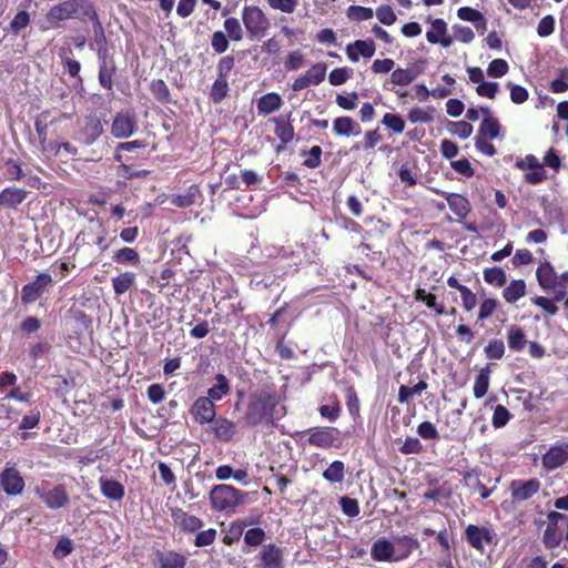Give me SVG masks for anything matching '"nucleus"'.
<instances>
[{"mask_svg":"<svg viewBox=\"0 0 568 568\" xmlns=\"http://www.w3.org/2000/svg\"><path fill=\"white\" fill-rule=\"evenodd\" d=\"M278 397L267 390L254 393L250 396L245 420L248 425L270 422L274 417V409L278 405Z\"/></svg>","mask_w":568,"mask_h":568,"instance_id":"f257e3e1","label":"nucleus"},{"mask_svg":"<svg viewBox=\"0 0 568 568\" xmlns=\"http://www.w3.org/2000/svg\"><path fill=\"white\" fill-rule=\"evenodd\" d=\"M246 494L226 484L215 485L209 499L214 511L234 514L236 508L244 504Z\"/></svg>","mask_w":568,"mask_h":568,"instance_id":"f03ea898","label":"nucleus"},{"mask_svg":"<svg viewBox=\"0 0 568 568\" xmlns=\"http://www.w3.org/2000/svg\"><path fill=\"white\" fill-rule=\"evenodd\" d=\"M242 21L253 39H262L270 29V20L257 6L244 7L242 10Z\"/></svg>","mask_w":568,"mask_h":568,"instance_id":"7ed1b4c3","label":"nucleus"},{"mask_svg":"<svg viewBox=\"0 0 568 568\" xmlns=\"http://www.w3.org/2000/svg\"><path fill=\"white\" fill-rule=\"evenodd\" d=\"M34 491L50 509L62 508L69 503V495L63 485L51 486L48 483H43Z\"/></svg>","mask_w":568,"mask_h":568,"instance_id":"20e7f679","label":"nucleus"},{"mask_svg":"<svg viewBox=\"0 0 568 568\" xmlns=\"http://www.w3.org/2000/svg\"><path fill=\"white\" fill-rule=\"evenodd\" d=\"M307 443L320 448L339 446V432L336 428L316 427L308 432Z\"/></svg>","mask_w":568,"mask_h":568,"instance_id":"39448f33","label":"nucleus"},{"mask_svg":"<svg viewBox=\"0 0 568 568\" xmlns=\"http://www.w3.org/2000/svg\"><path fill=\"white\" fill-rule=\"evenodd\" d=\"M53 283V278L51 275L47 273H41L37 276V278L24 285L21 290V300L23 303H33L36 302Z\"/></svg>","mask_w":568,"mask_h":568,"instance_id":"423d86ee","label":"nucleus"},{"mask_svg":"<svg viewBox=\"0 0 568 568\" xmlns=\"http://www.w3.org/2000/svg\"><path fill=\"white\" fill-rule=\"evenodd\" d=\"M3 490L8 495H19L24 488V480L14 466H7L0 476Z\"/></svg>","mask_w":568,"mask_h":568,"instance_id":"0eeeda50","label":"nucleus"},{"mask_svg":"<svg viewBox=\"0 0 568 568\" xmlns=\"http://www.w3.org/2000/svg\"><path fill=\"white\" fill-rule=\"evenodd\" d=\"M467 542L477 550H483L487 544H493L495 535L486 527L468 525L465 530Z\"/></svg>","mask_w":568,"mask_h":568,"instance_id":"6e6552de","label":"nucleus"},{"mask_svg":"<svg viewBox=\"0 0 568 568\" xmlns=\"http://www.w3.org/2000/svg\"><path fill=\"white\" fill-rule=\"evenodd\" d=\"M376 51L375 42L371 39L356 40L348 43L345 48V53L349 61L356 63L361 58L371 59Z\"/></svg>","mask_w":568,"mask_h":568,"instance_id":"1a4fd4ad","label":"nucleus"},{"mask_svg":"<svg viewBox=\"0 0 568 568\" xmlns=\"http://www.w3.org/2000/svg\"><path fill=\"white\" fill-rule=\"evenodd\" d=\"M540 489V481L536 478L528 480H514L510 485L511 497L515 501L531 498Z\"/></svg>","mask_w":568,"mask_h":568,"instance_id":"9d476101","label":"nucleus"},{"mask_svg":"<svg viewBox=\"0 0 568 568\" xmlns=\"http://www.w3.org/2000/svg\"><path fill=\"white\" fill-rule=\"evenodd\" d=\"M191 414L200 424H207L214 420L215 406L211 398L199 397L191 407Z\"/></svg>","mask_w":568,"mask_h":568,"instance_id":"9b49d317","label":"nucleus"},{"mask_svg":"<svg viewBox=\"0 0 568 568\" xmlns=\"http://www.w3.org/2000/svg\"><path fill=\"white\" fill-rule=\"evenodd\" d=\"M136 129V122L130 113H119L111 126L112 134L118 139L131 136Z\"/></svg>","mask_w":568,"mask_h":568,"instance_id":"f8f14e48","label":"nucleus"},{"mask_svg":"<svg viewBox=\"0 0 568 568\" xmlns=\"http://www.w3.org/2000/svg\"><path fill=\"white\" fill-rule=\"evenodd\" d=\"M81 1L68 0L52 7L48 13V20L50 22H58L65 19L72 18L79 10Z\"/></svg>","mask_w":568,"mask_h":568,"instance_id":"ddd939ff","label":"nucleus"},{"mask_svg":"<svg viewBox=\"0 0 568 568\" xmlns=\"http://www.w3.org/2000/svg\"><path fill=\"white\" fill-rule=\"evenodd\" d=\"M568 459V444L552 446L542 456V466L548 470L556 469L565 464Z\"/></svg>","mask_w":568,"mask_h":568,"instance_id":"4468645a","label":"nucleus"},{"mask_svg":"<svg viewBox=\"0 0 568 568\" xmlns=\"http://www.w3.org/2000/svg\"><path fill=\"white\" fill-rule=\"evenodd\" d=\"M418 546V540L412 536H396L393 540L395 561L408 558Z\"/></svg>","mask_w":568,"mask_h":568,"instance_id":"2eb2a0df","label":"nucleus"},{"mask_svg":"<svg viewBox=\"0 0 568 568\" xmlns=\"http://www.w3.org/2000/svg\"><path fill=\"white\" fill-rule=\"evenodd\" d=\"M258 568H283L282 551L273 544L266 545L260 552Z\"/></svg>","mask_w":568,"mask_h":568,"instance_id":"dca6fc26","label":"nucleus"},{"mask_svg":"<svg viewBox=\"0 0 568 568\" xmlns=\"http://www.w3.org/2000/svg\"><path fill=\"white\" fill-rule=\"evenodd\" d=\"M536 276L542 288L557 292L558 275L549 263H541L536 271Z\"/></svg>","mask_w":568,"mask_h":568,"instance_id":"f3484780","label":"nucleus"},{"mask_svg":"<svg viewBox=\"0 0 568 568\" xmlns=\"http://www.w3.org/2000/svg\"><path fill=\"white\" fill-rule=\"evenodd\" d=\"M333 132L338 136L358 135L362 128L349 116H338L333 122Z\"/></svg>","mask_w":568,"mask_h":568,"instance_id":"a211bd4d","label":"nucleus"},{"mask_svg":"<svg viewBox=\"0 0 568 568\" xmlns=\"http://www.w3.org/2000/svg\"><path fill=\"white\" fill-rule=\"evenodd\" d=\"M371 556L376 561H395L393 540L377 539L372 545Z\"/></svg>","mask_w":568,"mask_h":568,"instance_id":"6ab92c4d","label":"nucleus"},{"mask_svg":"<svg viewBox=\"0 0 568 568\" xmlns=\"http://www.w3.org/2000/svg\"><path fill=\"white\" fill-rule=\"evenodd\" d=\"M99 484L101 494L105 498L119 501L124 497L125 489L121 483L110 479L108 477H101L99 479Z\"/></svg>","mask_w":568,"mask_h":568,"instance_id":"aec40b11","label":"nucleus"},{"mask_svg":"<svg viewBox=\"0 0 568 568\" xmlns=\"http://www.w3.org/2000/svg\"><path fill=\"white\" fill-rule=\"evenodd\" d=\"M174 523L184 531H196L203 527V521L194 515H190L183 510L173 513Z\"/></svg>","mask_w":568,"mask_h":568,"instance_id":"412c9836","label":"nucleus"},{"mask_svg":"<svg viewBox=\"0 0 568 568\" xmlns=\"http://www.w3.org/2000/svg\"><path fill=\"white\" fill-rule=\"evenodd\" d=\"M283 104V99L280 94L271 92L262 95L257 101V112L262 115H268L277 111Z\"/></svg>","mask_w":568,"mask_h":568,"instance_id":"4be33fe9","label":"nucleus"},{"mask_svg":"<svg viewBox=\"0 0 568 568\" xmlns=\"http://www.w3.org/2000/svg\"><path fill=\"white\" fill-rule=\"evenodd\" d=\"M212 428L215 437L222 442H230L236 434V425L223 417L215 419Z\"/></svg>","mask_w":568,"mask_h":568,"instance_id":"5701e85b","label":"nucleus"},{"mask_svg":"<svg viewBox=\"0 0 568 568\" xmlns=\"http://www.w3.org/2000/svg\"><path fill=\"white\" fill-rule=\"evenodd\" d=\"M446 201L449 209L458 216L465 217L470 211V204L468 200L460 194L448 193L446 194Z\"/></svg>","mask_w":568,"mask_h":568,"instance_id":"b1692460","label":"nucleus"},{"mask_svg":"<svg viewBox=\"0 0 568 568\" xmlns=\"http://www.w3.org/2000/svg\"><path fill=\"white\" fill-rule=\"evenodd\" d=\"M27 197V192L22 189L8 187L0 193V205L14 207L22 203Z\"/></svg>","mask_w":568,"mask_h":568,"instance_id":"393cba45","label":"nucleus"},{"mask_svg":"<svg viewBox=\"0 0 568 568\" xmlns=\"http://www.w3.org/2000/svg\"><path fill=\"white\" fill-rule=\"evenodd\" d=\"M526 294V283L523 280H513L503 291L506 302L514 304Z\"/></svg>","mask_w":568,"mask_h":568,"instance_id":"a878e982","label":"nucleus"},{"mask_svg":"<svg viewBox=\"0 0 568 568\" xmlns=\"http://www.w3.org/2000/svg\"><path fill=\"white\" fill-rule=\"evenodd\" d=\"M216 384L209 388L206 398H211L212 403L221 400L230 393V383L223 374L215 376Z\"/></svg>","mask_w":568,"mask_h":568,"instance_id":"bb28decb","label":"nucleus"},{"mask_svg":"<svg viewBox=\"0 0 568 568\" xmlns=\"http://www.w3.org/2000/svg\"><path fill=\"white\" fill-rule=\"evenodd\" d=\"M457 17L460 20L473 22L477 29L484 30L486 28V20L483 14L469 7H462L457 10Z\"/></svg>","mask_w":568,"mask_h":568,"instance_id":"cd10ccee","label":"nucleus"},{"mask_svg":"<svg viewBox=\"0 0 568 568\" xmlns=\"http://www.w3.org/2000/svg\"><path fill=\"white\" fill-rule=\"evenodd\" d=\"M135 283V274L132 272H124L112 278V286L116 295H122L128 292Z\"/></svg>","mask_w":568,"mask_h":568,"instance_id":"c85d7f7f","label":"nucleus"},{"mask_svg":"<svg viewBox=\"0 0 568 568\" xmlns=\"http://www.w3.org/2000/svg\"><path fill=\"white\" fill-rule=\"evenodd\" d=\"M323 477L329 483H342L345 477V465L341 460L333 462L323 473Z\"/></svg>","mask_w":568,"mask_h":568,"instance_id":"c756f323","label":"nucleus"},{"mask_svg":"<svg viewBox=\"0 0 568 568\" xmlns=\"http://www.w3.org/2000/svg\"><path fill=\"white\" fill-rule=\"evenodd\" d=\"M500 128L497 119L487 115L480 124L479 134L488 139H496L499 135Z\"/></svg>","mask_w":568,"mask_h":568,"instance_id":"7c9ffc66","label":"nucleus"},{"mask_svg":"<svg viewBox=\"0 0 568 568\" xmlns=\"http://www.w3.org/2000/svg\"><path fill=\"white\" fill-rule=\"evenodd\" d=\"M447 33V23L443 19L432 20L430 29L426 32V39L429 43L436 44L440 37Z\"/></svg>","mask_w":568,"mask_h":568,"instance_id":"2f4dec72","label":"nucleus"},{"mask_svg":"<svg viewBox=\"0 0 568 568\" xmlns=\"http://www.w3.org/2000/svg\"><path fill=\"white\" fill-rule=\"evenodd\" d=\"M484 280L490 285L501 287L506 283L507 275L503 268L494 266L484 271Z\"/></svg>","mask_w":568,"mask_h":568,"instance_id":"473e14b6","label":"nucleus"},{"mask_svg":"<svg viewBox=\"0 0 568 568\" xmlns=\"http://www.w3.org/2000/svg\"><path fill=\"white\" fill-rule=\"evenodd\" d=\"M113 261L119 264L138 265L140 263V256L134 248L123 247L114 253Z\"/></svg>","mask_w":568,"mask_h":568,"instance_id":"72a5a7b5","label":"nucleus"},{"mask_svg":"<svg viewBox=\"0 0 568 568\" xmlns=\"http://www.w3.org/2000/svg\"><path fill=\"white\" fill-rule=\"evenodd\" d=\"M489 369L483 368L476 377L474 384V396L476 398H481L486 395L489 387Z\"/></svg>","mask_w":568,"mask_h":568,"instance_id":"f704fd0d","label":"nucleus"},{"mask_svg":"<svg viewBox=\"0 0 568 568\" xmlns=\"http://www.w3.org/2000/svg\"><path fill=\"white\" fill-rule=\"evenodd\" d=\"M327 67L325 63L313 64L304 74L311 85L322 83L326 77Z\"/></svg>","mask_w":568,"mask_h":568,"instance_id":"c9c22d12","label":"nucleus"},{"mask_svg":"<svg viewBox=\"0 0 568 568\" xmlns=\"http://www.w3.org/2000/svg\"><path fill=\"white\" fill-rule=\"evenodd\" d=\"M526 336L521 328L517 326H511L508 329V344L509 347L514 351H521L526 345Z\"/></svg>","mask_w":568,"mask_h":568,"instance_id":"e433bc0d","label":"nucleus"},{"mask_svg":"<svg viewBox=\"0 0 568 568\" xmlns=\"http://www.w3.org/2000/svg\"><path fill=\"white\" fill-rule=\"evenodd\" d=\"M426 388H427V384L424 381H419L413 387L403 385L399 387L398 400L400 403H406V402H408L409 398L419 395Z\"/></svg>","mask_w":568,"mask_h":568,"instance_id":"4c0bfd02","label":"nucleus"},{"mask_svg":"<svg viewBox=\"0 0 568 568\" xmlns=\"http://www.w3.org/2000/svg\"><path fill=\"white\" fill-rule=\"evenodd\" d=\"M347 18L355 21H366L373 18L374 11L372 8L351 6L347 9Z\"/></svg>","mask_w":568,"mask_h":568,"instance_id":"58836bf2","label":"nucleus"},{"mask_svg":"<svg viewBox=\"0 0 568 568\" xmlns=\"http://www.w3.org/2000/svg\"><path fill=\"white\" fill-rule=\"evenodd\" d=\"M244 530V524L242 521L231 523L227 529L224 531L223 542L225 545H232L240 539Z\"/></svg>","mask_w":568,"mask_h":568,"instance_id":"ea45409f","label":"nucleus"},{"mask_svg":"<svg viewBox=\"0 0 568 568\" xmlns=\"http://www.w3.org/2000/svg\"><path fill=\"white\" fill-rule=\"evenodd\" d=\"M224 29L231 40L241 41L243 39V29L236 18H227L224 21Z\"/></svg>","mask_w":568,"mask_h":568,"instance_id":"a19ab883","label":"nucleus"},{"mask_svg":"<svg viewBox=\"0 0 568 568\" xmlns=\"http://www.w3.org/2000/svg\"><path fill=\"white\" fill-rule=\"evenodd\" d=\"M415 79L413 71L398 68L390 74V82L396 85H408Z\"/></svg>","mask_w":568,"mask_h":568,"instance_id":"79ce46f5","label":"nucleus"},{"mask_svg":"<svg viewBox=\"0 0 568 568\" xmlns=\"http://www.w3.org/2000/svg\"><path fill=\"white\" fill-rule=\"evenodd\" d=\"M416 300L426 303V305L434 310L437 314L442 315L445 313V307L438 303H436V296L430 293H426L425 290H417Z\"/></svg>","mask_w":568,"mask_h":568,"instance_id":"37998d69","label":"nucleus"},{"mask_svg":"<svg viewBox=\"0 0 568 568\" xmlns=\"http://www.w3.org/2000/svg\"><path fill=\"white\" fill-rule=\"evenodd\" d=\"M103 132L101 122L98 119H90L85 125V143L91 144Z\"/></svg>","mask_w":568,"mask_h":568,"instance_id":"c03bdc74","label":"nucleus"},{"mask_svg":"<svg viewBox=\"0 0 568 568\" xmlns=\"http://www.w3.org/2000/svg\"><path fill=\"white\" fill-rule=\"evenodd\" d=\"M305 64V55L300 50L291 51L285 61L284 65L290 71H296Z\"/></svg>","mask_w":568,"mask_h":568,"instance_id":"a18cd8bd","label":"nucleus"},{"mask_svg":"<svg viewBox=\"0 0 568 568\" xmlns=\"http://www.w3.org/2000/svg\"><path fill=\"white\" fill-rule=\"evenodd\" d=\"M382 123L395 133H402L405 129L404 120L399 115L393 113H386L383 116Z\"/></svg>","mask_w":568,"mask_h":568,"instance_id":"49530a36","label":"nucleus"},{"mask_svg":"<svg viewBox=\"0 0 568 568\" xmlns=\"http://www.w3.org/2000/svg\"><path fill=\"white\" fill-rule=\"evenodd\" d=\"M267 4L283 13H293L298 4V0H267Z\"/></svg>","mask_w":568,"mask_h":568,"instance_id":"de8ad7c7","label":"nucleus"},{"mask_svg":"<svg viewBox=\"0 0 568 568\" xmlns=\"http://www.w3.org/2000/svg\"><path fill=\"white\" fill-rule=\"evenodd\" d=\"M227 90H229V85H227L226 80L223 78H219L217 80H215V82L213 83L212 89H211L212 100L214 102L222 101L225 98Z\"/></svg>","mask_w":568,"mask_h":568,"instance_id":"09e8293b","label":"nucleus"},{"mask_svg":"<svg viewBox=\"0 0 568 568\" xmlns=\"http://www.w3.org/2000/svg\"><path fill=\"white\" fill-rule=\"evenodd\" d=\"M508 63L504 59L493 60L487 69V73L493 78H500L508 72Z\"/></svg>","mask_w":568,"mask_h":568,"instance_id":"8fccbe9b","label":"nucleus"},{"mask_svg":"<svg viewBox=\"0 0 568 568\" xmlns=\"http://www.w3.org/2000/svg\"><path fill=\"white\" fill-rule=\"evenodd\" d=\"M377 19L379 20L381 23L385 24V26H392L396 22V14L394 12V10L392 9V7L389 6H381L376 9V12H375Z\"/></svg>","mask_w":568,"mask_h":568,"instance_id":"3c124183","label":"nucleus"},{"mask_svg":"<svg viewBox=\"0 0 568 568\" xmlns=\"http://www.w3.org/2000/svg\"><path fill=\"white\" fill-rule=\"evenodd\" d=\"M486 356L490 359H499L504 356L505 345L500 339H494L485 347Z\"/></svg>","mask_w":568,"mask_h":568,"instance_id":"603ef678","label":"nucleus"},{"mask_svg":"<svg viewBox=\"0 0 568 568\" xmlns=\"http://www.w3.org/2000/svg\"><path fill=\"white\" fill-rule=\"evenodd\" d=\"M195 202V189L191 187L186 193L173 195L171 203L178 207H187Z\"/></svg>","mask_w":568,"mask_h":568,"instance_id":"864d4df0","label":"nucleus"},{"mask_svg":"<svg viewBox=\"0 0 568 568\" xmlns=\"http://www.w3.org/2000/svg\"><path fill=\"white\" fill-rule=\"evenodd\" d=\"M450 133L460 139H467L473 133V126L466 121L450 123Z\"/></svg>","mask_w":568,"mask_h":568,"instance_id":"5fc2aeb1","label":"nucleus"},{"mask_svg":"<svg viewBox=\"0 0 568 568\" xmlns=\"http://www.w3.org/2000/svg\"><path fill=\"white\" fill-rule=\"evenodd\" d=\"M265 539V532L262 528H251L244 535V541L250 546H260Z\"/></svg>","mask_w":568,"mask_h":568,"instance_id":"6e6d98bb","label":"nucleus"},{"mask_svg":"<svg viewBox=\"0 0 568 568\" xmlns=\"http://www.w3.org/2000/svg\"><path fill=\"white\" fill-rule=\"evenodd\" d=\"M41 418V414L38 409H31L24 415L20 422L19 428L22 430L34 428Z\"/></svg>","mask_w":568,"mask_h":568,"instance_id":"4d7b16f0","label":"nucleus"},{"mask_svg":"<svg viewBox=\"0 0 568 568\" xmlns=\"http://www.w3.org/2000/svg\"><path fill=\"white\" fill-rule=\"evenodd\" d=\"M185 559L178 554H168L161 558V568H184Z\"/></svg>","mask_w":568,"mask_h":568,"instance_id":"13d9d810","label":"nucleus"},{"mask_svg":"<svg viewBox=\"0 0 568 568\" xmlns=\"http://www.w3.org/2000/svg\"><path fill=\"white\" fill-rule=\"evenodd\" d=\"M510 414L506 407L503 405H497L493 415V426L495 428H500L505 426L509 420Z\"/></svg>","mask_w":568,"mask_h":568,"instance_id":"bf43d9fd","label":"nucleus"},{"mask_svg":"<svg viewBox=\"0 0 568 568\" xmlns=\"http://www.w3.org/2000/svg\"><path fill=\"white\" fill-rule=\"evenodd\" d=\"M73 550V542L71 539L69 538H61L54 550H53V555L55 558H59V559H62L67 556H69Z\"/></svg>","mask_w":568,"mask_h":568,"instance_id":"052dcab7","label":"nucleus"},{"mask_svg":"<svg viewBox=\"0 0 568 568\" xmlns=\"http://www.w3.org/2000/svg\"><path fill=\"white\" fill-rule=\"evenodd\" d=\"M215 538H216V530L213 528H210V529L200 531L195 536L194 544L197 547L210 546L214 542Z\"/></svg>","mask_w":568,"mask_h":568,"instance_id":"680f3d73","label":"nucleus"},{"mask_svg":"<svg viewBox=\"0 0 568 568\" xmlns=\"http://www.w3.org/2000/svg\"><path fill=\"white\" fill-rule=\"evenodd\" d=\"M408 119L413 123H429L433 121V116L430 112L422 109V108H413L408 112Z\"/></svg>","mask_w":568,"mask_h":568,"instance_id":"e2e57ef3","label":"nucleus"},{"mask_svg":"<svg viewBox=\"0 0 568 568\" xmlns=\"http://www.w3.org/2000/svg\"><path fill=\"white\" fill-rule=\"evenodd\" d=\"M453 30H454L455 39L463 43H469L475 38V33L469 27L456 24L453 27Z\"/></svg>","mask_w":568,"mask_h":568,"instance_id":"0e129e2a","label":"nucleus"},{"mask_svg":"<svg viewBox=\"0 0 568 568\" xmlns=\"http://www.w3.org/2000/svg\"><path fill=\"white\" fill-rule=\"evenodd\" d=\"M418 435L424 439H437L439 434L430 422H423L417 427Z\"/></svg>","mask_w":568,"mask_h":568,"instance_id":"69168bd1","label":"nucleus"},{"mask_svg":"<svg viewBox=\"0 0 568 568\" xmlns=\"http://www.w3.org/2000/svg\"><path fill=\"white\" fill-rule=\"evenodd\" d=\"M498 302L495 298H485L479 307L478 318L486 320L496 311Z\"/></svg>","mask_w":568,"mask_h":568,"instance_id":"338daca9","label":"nucleus"},{"mask_svg":"<svg viewBox=\"0 0 568 568\" xmlns=\"http://www.w3.org/2000/svg\"><path fill=\"white\" fill-rule=\"evenodd\" d=\"M212 48L217 53H223L229 48L226 36L222 31H215L212 36Z\"/></svg>","mask_w":568,"mask_h":568,"instance_id":"774afa93","label":"nucleus"}]
</instances>
